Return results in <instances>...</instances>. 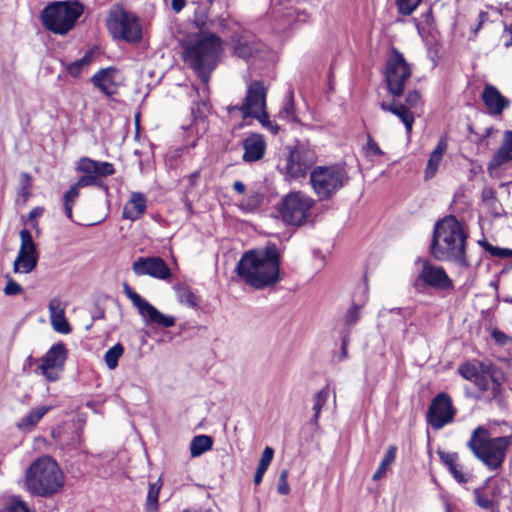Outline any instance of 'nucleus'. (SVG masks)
Returning a JSON list of instances; mask_svg holds the SVG:
<instances>
[{"mask_svg":"<svg viewBox=\"0 0 512 512\" xmlns=\"http://www.w3.org/2000/svg\"><path fill=\"white\" fill-rule=\"evenodd\" d=\"M63 195H64L63 206H64L65 215L69 220L73 221L72 209H73V205H74L77 197L79 196V194H63Z\"/></svg>","mask_w":512,"mask_h":512,"instance_id":"nucleus-51","label":"nucleus"},{"mask_svg":"<svg viewBox=\"0 0 512 512\" xmlns=\"http://www.w3.org/2000/svg\"><path fill=\"white\" fill-rule=\"evenodd\" d=\"M74 170L78 178L67 192H78L79 189L87 187H96L107 192L108 187L104 185V180L116 173L113 163L95 160L88 156L80 157L75 163Z\"/></svg>","mask_w":512,"mask_h":512,"instance_id":"nucleus-10","label":"nucleus"},{"mask_svg":"<svg viewBox=\"0 0 512 512\" xmlns=\"http://www.w3.org/2000/svg\"><path fill=\"white\" fill-rule=\"evenodd\" d=\"M267 89L260 80L252 81L248 87L243 102L239 105L229 106L228 112L239 111L243 119L257 116L258 112L266 109Z\"/></svg>","mask_w":512,"mask_h":512,"instance_id":"nucleus-16","label":"nucleus"},{"mask_svg":"<svg viewBox=\"0 0 512 512\" xmlns=\"http://www.w3.org/2000/svg\"><path fill=\"white\" fill-rule=\"evenodd\" d=\"M67 354L68 350L62 341L53 344L42 357V362L39 366L40 370H46L47 368L62 369L66 361Z\"/></svg>","mask_w":512,"mask_h":512,"instance_id":"nucleus-26","label":"nucleus"},{"mask_svg":"<svg viewBox=\"0 0 512 512\" xmlns=\"http://www.w3.org/2000/svg\"><path fill=\"white\" fill-rule=\"evenodd\" d=\"M50 406H40L35 409H32L26 416H24L18 423L17 427L21 431L29 432L31 431L38 422L42 419V417L50 411Z\"/></svg>","mask_w":512,"mask_h":512,"instance_id":"nucleus-32","label":"nucleus"},{"mask_svg":"<svg viewBox=\"0 0 512 512\" xmlns=\"http://www.w3.org/2000/svg\"><path fill=\"white\" fill-rule=\"evenodd\" d=\"M278 117L288 122L300 123V119L296 114L293 90H289L287 92L283 106L278 113Z\"/></svg>","mask_w":512,"mask_h":512,"instance_id":"nucleus-36","label":"nucleus"},{"mask_svg":"<svg viewBox=\"0 0 512 512\" xmlns=\"http://www.w3.org/2000/svg\"><path fill=\"white\" fill-rule=\"evenodd\" d=\"M0 512H31L28 504L19 495L8 496Z\"/></svg>","mask_w":512,"mask_h":512,"instance_id":"nucleus-41","label":"nucleus"},{"mask_svg":"<svg viewBox=\"0 0 512 512\" xmlns=\"http://www.w3.org/2000/svg\"><path fill=\"white\" fill-rule=\"evenodd\" d=\"M457 410L453 405L452 398L446 392H440L434 396L426 412V422L434 430H440L452 423Z\"/></svg>","mask_w":512,"mask_h":512,"instance_id":"nucleus-15","label":"nucleus"},{"mask_svg":"<svg viewBox=\"0 0 512 512\" xmlns=\"http://www.w3.org/2000/svg\"><path fill=\"white\" fill-rule=\"evenodd\" d=\"M182 61L207 85L223 52V41L215 33L200 30L181 42Z\"/></svg>","mask_w":512,"mask_h":512,"instance_id":"nucleus-2","label":"nucleus"},{"mask_svg":"<svg viewBox=\"0 0 512 512\" xmlns=\"http://www.w3.org/2000/svg\"><path fill=\"white\" fill-rule=\"evenodd\" d=\"M494 307L488 308L486 310L481 311V319L484 322L485 328H492L495 322L494 318Z\"/></svg>","mask_w":512,"mask_h":512,"instance_id":"nucleus-55","label":"nucleus"},{"mask_svg":"<svg viewBox=\"0 0 512 512\" xmlns=\"http://www.w3.org/2000/svg\"><path fill=\"white\" fill-rule=\"evenodd\" d=\"M91 318L93 321L104 319L105 318V310L100 305L95 304L94 310L91 313Z\"/></svg>","mask_w":512,"mask_h":512,"instance_id":"nucleus-61","label":"nucleus"},{"mask_svg":"<svg viewBox=\"0 0 512 512\" xmlns=\"http://www.w3.org/2000/svg\"><path fill=\"white\" fill-rule=\"evenodd\" d=\"M162 487L161 477L154 483H149L146 499V511L156 512L159 509V493Z\"/></svg>","mask_w":512,"mask_h":512,"instance_id":"nucleus-39","label":"nucleus"},{"mask_svg":"<svg viewBox=\"0 0 512 512\" xmlns=\"http://www.w3.org/2000/svg\"><path fill=\"white\" fill-rule=\"evenodd\" d=\"M132 270L137 276L147 275L159 280H168L172 276L170 267L159 256L138 257L133 262Z\"/></svg>","mask_w":512,"mask_h":512,"instance_id":"nucleus-19","label":"nucleus"},{"mask_svg":"<svg viewBox=\"0 0 512 512\" xmlns=\"http://www.w3.org/2000/svg\"><path fill=\"white\" fill-rule=\"evenodd\" d=\"M84 13V5L78 0L53 1L40 13L43 27L56 34L66 35Z\"/></svg>","mask_w":512,"mask_h":512,"instance_id":"nucleus-7","label":"nucleus"},{"mask_svg":"<svg viewBox=\"0 0 512 512\" xmlns=\"http://www.w3.org/2000/svg\"><path fill=\"white\" fill-rule=\"evenodd\" d=\"M458 373L477 387V393L473 395L476 400L485 399L488 403L495 402L499 407L504 406L505 377L495 364L486 361H466L459 365Z\"/></svg>","mask_w":512,"mask_h":512,"instance_id":"nucleus-4","label":"nucleus"},{"mask_svg":"<svg viewBox=\"0 0 512 512\" xmlns=\"http://www.w3.org/2000/svg\"><path fill=\"white\" fill-rule=\"evenodd\" d=\"M93 59L94 52L93 50H89L84 54V56L81 59H78L67 64L65 70L71 77L78 78L82 74L84 68H86L93 62Z\"/></svg>","mask_w":512,"mask_h":512,"instance_id":"nucleus-37","label":"nucleus"},{"mask_svg":"<svg viewBox=\"0 0 512 512\" xmlns=\"http://www.w3.org/2000/svg\"><path fill=\"white\" fill-rule=\"evenodd\" d=\"M54 368H47L46 370H41L44 377L51 382L58 380L59 376L57 372L53 371Z\"/></svg>","mask_w":512,"mask_h":512,"instance_id":"nucleus-63","label":"nucleus"},{"mask_svg":"<svg viewBox=\"0 0 512 512\" xmlns=\"http://www.w3.org/2000/svg\"><path fill=\"white\" fill-rule=\"evenodd\" d=\"M343 165H319L310 171V183L315 192H337L348 182Z\"/></svg>","mask_w":512,"mask_h":512,"instance_id":"nucleus-13","label":"nucleus"},{"mask_svg":"<svg viewBox=\"0 0 512 512\" xmlns=\"http://www.w3.org/2000/svg\"><path fill=\"white\" fill-rule=\"evenodd\" d=\"M481 196L482 202L494 217H501L504 214L502 204L497 200L495 194H481Z\"/></svg>","mask_w":512,"mask_h":512,"instance_id":"nucleus-43","label":"nucleus"},{"mask_svg":"<svg viewBox=\"0 0 512 512\" xmlns=\"http://www.w3.org/2000/svg\"><path fill=\"white\" fill-rule=\"evenodd\" d=\"M173 289L176 292V297L180 304L185 305L189 308L199 307V298L186 284L177 283L174 285Z\"/></svg>","mask_w":512,"mask_h":512,"instance_id":"nucleus-35","label":"nucleus"},{"mask_svg":"<svg viewBox=\"0 0 512 512\" xmlns=\"http://www.w3.org/2000/svg\"><path fill=\"white\" fill-rule=\"evenodd\" d=\"M467 129V138L470 142L475 144L478 151H486L489 149L490 143L488 138L495 132L493 126L486 128L482 134L476 132L472 124H469Z\"/></svg>","mask_w":512,"mask_h":512,"instance_id":"nucleus-33","label":"nucleus"},{"mask_svg":"<svg viewBox=\"0 0 512 512\" xmlns=\"http://www.w3.org/2000/svg\"><path fill=\"white\" fill-rule=\"evenodd\" d=\"M250 118L257 119L263 127H265L271 134L276 135L280 130V126L275 122L271 121L269 114L266 109L257 113V116H251Z\"/></svg>","mask_w":512,"mask_h":512,"instance_id":"nucleus-47","label":"nucleus"},{"mask_svg":"<svg viewBox=\"0 0 512 512\" xmlns=\"http://www.w3.org/2000/svg\"><path fill=\"white\" fill-rule=\"evenodd\" d=\"M243 156L246 163H253L261 160L266 151V141L262 134L251 133L242 141Z\"/></svg>","mask_w":512,"mask_h":512,"instance_id":"nucleus-22","label":"nucleus"},{"mask_svg":"<svg viewBox=\"0 0 512 512\" xmlns=\"http://www.w3.org/2000/svg\"><path fill=\"white\" fill-rule=\"evenodd\" d=\"M491 337L498 345L501 346L506 345L509 340V336L503 331L499 330L497 327L492 328Z\"/></svg>","mask_w":512,"mask_h":512,"instance_id":"nucleus-56","label":"nucleus"},{"mask_svg":"<svg viewBox=\"0 0 512 512\" xmlns=\"http://www.w3.org/2000/svg\"><path fill=\"white\" fill-rule=\"evenodd\" d=\"M483 489H484V486L477 487L474 489L473 494H474L475 503L482 509L492 510L495 507L496 502L494 501L493 498H489L488 496H485L482 493Z\"/></svg>","mask_w":512,"mask_h":512,"instance_id":"nucleus-46","label":"nucleus"},{"mask_svg":"<svg viewBox=\"0 0 512 512\" xmlns=\"http://www.w3.org/2000/svg\"><path fill=\"white\" fill-rule=\"evenodd\" d=\"M440 290H451L454 288L453 281L442 266L431 264L428 260L423 261L422 269L415 279L413 286L418 289V282Z\"/></svg>","mask_w":512,"mask_h":512,"instance_id":"nucleus-18","label":"nucleus"},{"mask_svg":"<svg viewBox=\"0 0 512 512\" xmlns=\"http://www.w3.org/2000/svg\"><path fill=\"white\" fill-rule=\"evenodd\" d=\"M448 149V141L446 136H442L434 148V150L430 153L429 159L427 161L426 169H425V179H430L435 176L438 167L443 159L445 152Z\"/></svg>","mask_w":512,"mask_h":512,"instance_id":"nucleus-29","label":"nucleus"},{"mask_svg":"<svg viewBox=\"0 0 512 512\" xmlns=\"http://www.w3.org/2000/svg\"><path fill=\"white\" fill-rule=\"evenodd\" d=\"M105 25L115 40H122L129 44H138L142 40L139 17L126 10L122 3H115L110 7Z\"/></svg>","mask_w":512,"mask_h":512,"instance_id":"nucleus-8","label":"nucleus"},{"mask_svg":"<svg viewBox=\"0 0 512 512\" xmlns=\"http://www.w3.org/2000/svg\"><path fill=\"white\" fill-rule=\"evenodd\" d=\"M123 353L124 347L121 343H116L105 352L104 360L110 370H113L118 366L119 358Z\"/></svg>","mask_w":512,"mask_h":512,"instance_id":"nucleus-42","label":"nucleus"},{"mask_svg":"<svg viewBox=\"0 0 512 512\" xmlns=\"http://www.w3.org/2000/svg\"><path fill=\"white\" fill-rule=\"evenodd\" d=\"M264 194H250L247 198H243L239 207L245 212H254L259 209L262 204Z\"/></svg>","mask_w":512,"mask_h":512,"instance_id":"nucleus-44","label":"nucleus"},{"mask_svg":"<svg viewBox=\"0 0 512 512\" xmlns=\"http://www.w3.org/2000/svg\"><path fill=\"white\" fill-rule=\"evenodd\" d=\"M200 179V171H195L186 177L189 188H194Z\"/></svg>","mask_w":512,"mask_h":512,"instance_id":"nucleus-62","label":"nucleus"},{"mask_svg":"<svg viewBox=\"0 0 512 512\" xmlns=\"http://www.w3.org/2000/svg\"><path fill=\"white\" fill-rule=\"evenodd\" d=\"M314 203V200L305 194H285L275 206V218L280 219L285 225L301 226L308 219Z\"/></svg>","mask_w":512,"mask_h":512,"instance_id":"nucleus-12","label":"nucleus"},{"mask_svg":"<svg viewBox=\"0 0 512 512\" xmlns=\"http://www.w3.org/2000/svg\"><path fill=\"white\" fill-rule=\"evenodd\" d=\"M481 99L491 116H500L510 106V100L503 96L493 85L487 84L481 94Z\"/></svg>","mask_w":512,"mask_h":512,"instance_id":"nucleus-21","label":"nucleus"},{"mask_svg":"<svg viewBox=\"0 0 512 512\" xmlns=\"http://www.w3.org/2000/svg\"><path fill=\"white\" fill-rule=\"evenodd\" d=\"M123 291L131 300L146 325L153 324L160 328H171L175 325L176 318L174 316L162 313L126 282L123 284Z\"/></svg>","mask_w":512,"mask_h":512,"instance_id":"nucleus-14","label":"nucleus"},{"mask_svg":"<svg viewBox=\"0 0 512 512\" xmlns=\"http://www.w3.org/2000/svg\"><path fill=\"white\" fill-rule=\"evenodd\" d=\"M118 69L113 66L99 69L90 78L92 85L100 90L107 97H112L117 93L118 84L115 81Z\"/></svg>","mask_w":512,"mask_h":512,"instance_id":"nucleus-20","label":"nucleus"},{"mask_svg":"<svg viewBox=\"0 0 512 512\" xmlns=\"http://www.w3.org/2000/svg\"><path fill=\"white\" fill-rule=\"evenodd\" d=\"M274 457V449L270 446H266L262 452L261 458L259 460L255 475H254V484L259 485L264 477L265 472L270 466Z\"/></svg>","mask_w":512,"mask_h":512,"instance_id":"nucleus-38","label":"nucleus"},{"mask_svg":"<svg viewBox=\"0 0 512 512\" xmlns=\"http://www.w3.org/2000/svg\"><path fill=\"white\" fill-rule=\"evenodd\" d=\"M213 437L206 434H199L192 438L190 442V454L193 458L200 457L213 447Z\"/></svg>","mask_w":512,"mask_h":512,"instance_id":"nucleus-34","label":"nucleus"},{"mask_svg":"<svg viewBox=\"0 0 512 512\" xmlns=\"http://www.w3.org/2000/svg\"><path fill=\"white\" fill-rule=\"evenodd\" d=\"M235 271L246 285L257 290L275 287L281 280V254L273 242L245 251Z\"/></svg>","mask_w":512,"mask_h":512,"instance_id":"nucleus-1","label":"nucleus"},{"mask_svg":"<svg viewBox=\"0 0 512 512\" xmlns=\"http://www.w3.org/2000/svg\"><path fill=\"white\" fill-rule=\"evenodd\" d=\"M397 454V447L395 445H390L380 463L377 470L374 472L372 476L373 481L380 480L385 474L388 467L395 461Z\"/></svg>","mask_w":512,"mask_h":512,"instance_id":"nucleus-40","label":"nucleus"},{"mask_svg":"<svg viewBox=\"0 0 512 512\" xmlns=\"http://www.w3.org/2000/svg\"><path fill=\"white\" fill-rule=\"evenodd\" d=\"M186 5V0H171L172 10L179 13Z\"/></svg>","mask_w":512,"mask_h":512,"instance_id":"nucleus-64","label":"nucleus"},{"mask_svg":"<svg viewBox=\"0 0 512 512\" xmlns=\"http://www.w3.org/2000/svg\"><path fill=\"white\" fill-rule=\"evenodd\" d=\"M209 113V103L206 101L194 102L191 107L192 124L191 129L195 128L196 133H205L207 125V115Z\"/></svg>","mask_w":512,"mask_h":512,"instance_id":"nucleus-30","label":"nucleus"},{"mask_svg":"<svg viewBox=\"0 0 512 512\" xmlns=\"http://www.w3.org/2000/svg\"><path fill=\"white\" fill-rule=\"evenodd\" d=\"M287 153L283 159L284 164L278 165L281 174L288 180L306 178L317 161V154L309 140L295 139L292 145L286 146Z\"/></svg>","mask_w":512,"mask_h":512,"instance_id":"nucleus-9","label":"nucleus"},{"mask_svg":"<svg viewBox=\"0 0 512 512\" xmlns=\"http://www.w3.org/2000/svg\"><path fill=\"white\" fill-rule=\"evenodd\" d=\"M510 161H512V130H507L504 132L501 145L489 160L487 168L489 171L496 170Z\"/></svg>","mask_w":512,"mask_h":512,"instance_id":"nucleus-25","label":"nucleus"},{"mask_svg":"<svg viewBox=\"0 0 512 512\" xmlns=\"http://www.w3.org/2000/svg\"><path fill=\"white\" fill-rule=\"evenodd\" d=\"M23 291L22 286L11 277H8L6 286L4 287V293L7 296H15Z\"/></svg>","mask_w":512,"mask_h":512,"instance_id":"nucleus-53","label":"nucleus"},{"mask_svg":"<svg viewBox=\"0 0 512 512\" xmlns=\"http://www.w3.org/2000/svg\"><path fill=\"white\" fill-rule=\"evenodd\" d=\"M468 233L462 223L453 215L445 216L434 225L429 245L431 256L441 262H451L469 269L471 263L466 254Z\"/></svg>","mask_w":512,"mask_h":512,"instance_id":"nucleus-3","label":"nucleus"},{"mask_svg":"<svg viewBox=\"0 0 512 512\" xmlns=\"http://www.w3.org/2000/svg\"><path fill=\"white\" fill-rule=\"evenodd\" d=\"M44 212V208L41 206L34 207L28 214V221L30 224L35 223L36 218L40 217Z\"/></svg>","mask_w":512,"mask_h":512,"instance_id":"nucleus-60","label":"nucleus"},{"mask_svg":"<svg viewBox=\"0 0 512 512\" xmlns=\"http://www.w3.org/2000/svg\"><path fill=\"white\" fill-rule=\"evenodd\" d=\"M50 320L53 329L61 334H69L72 327L65 316V309L59 298H52L48 303Z\"/></svg>","mask_w":512,"mask_h":512,"instance_id":"nucleus-24","label":"nucleus"},{"mask_svg":"<svg viewBox=\"0 0 512 512\" xmlns=\"http://www.w3.org/2000/svg\"><path fill=\"white\" fill-rule=\"evenodd\" d=\"M489 20V14L485 11H481L478 15V23L475 28L472 29V33L474 36L477 35L479 30L482 28L483 24Z\"/></svg>","mask_w":512,"mask_h":512,"instance_id":"nucleus-58","label":"nucleus"},{"mask_svg":"<svg viewBox=\"0 0 512 512\" xmlns=\"http://www.w3.org/2000/svg\"><path fill=\"white\" fill-rule=\"evenodd\" d=\"M362 305L353 303L345 314V326L343 328L352 329L359 320V311Z\"/></svg>","mask_w":512,"mask_h":512,"instance_id":"nucleus-48","label":"nucleus"},{"mask_svg":"<svg viewBox=\"0 0 512 512\" xmlns=\"http://www.w3.org/2000/svg\"><path fill=\"white\" fill-rule=\"evenodd\" d=\"M393 99L394 100L392 103L382 101L379 104L380 109L384 112H390L391 114L398 117L404 124L407 134H410L412 132L413 125L415 122L414 113L412 112V109H410V107L398 102L396 98Z\"/></svg>","mask_w":512,"mask_h":512,"instance_id":"nucleus-23","label":"nucleus"},{"mask_svg":"<svg viewBox=\"0 0 512 512\" xmlns=\"http://www.w3.org/2000/svg\"><path fill=\"white\" fill-rule=\"evenodd\" d=\"M406 106L412 108H417L422 104V95L418 90H409L405 95V103Z\"/></svg>","mask_w":512,"mask_h":512,"instance_id":"nucleus-50","label":"nucleus"},{"mask_svg":"<svg viewBox=\"0 0 512 512\" xmlns=\"http://www.w3.org/2000/svg\"><path fill=\"white\" fill-rule=\"evenodd\" d=\"M412 65L406 60L403 53L392 46L384 66V81L387 92L393 98L404 95L407 81L412 76Z\"/></svg>","mask_w":512,"mask_h":512,"instance_id":"nucleus-11","label":"nucleus"},{"mask_svg":"<svg viewBox=\"0 0 512 512\" xmlns=\"http://www.w3.org/2000/svg\"><path fill=\"white\" fill-rule=\"evenodd\" d=\"M19 182L21 186V192H28V190L32 188V177L28 173H21Z\"/></svg>","mask_w":512,"mask_h":512,"instance_id":"nucleus-57","label":"nucleus"},{"mask_svg":"<svg viewBox=\"0 0 512 512\" xmlns=\"http://www.w3.org/2000/svg\"><path fill=\"white\" fill-rule=\"evenodd\" d=\"M288 471L282 470L279 475L277 492L281 495H288L290 493V486L288 484Z\"/></svg>","mask_w":512,"mask_h":512,"instance_id":"nucleus-52","label":"nucleus"},{"mask_svg":"<svg viewBox=\"0 0 512 512\" xmlns=\"http://www.w3.org/2000/svg\"><path fill=\"white\" fill-rule=\"evenodd\" d=\"M64 485V477L57 462L50 456L33 461L25 473L27 491L38 497H51Z\"/></svg>","mask_w":512,"mask_h":512,"instance_id":"nucleus-5","label":"nucleus"},{"mask_svg":"<svg viewBox=\"0 0 512 512\" xmlns=\"http://www.w3.org/2000/svg\"><path fill=\"white\" fill-rule=\"evenodd\" d=\"M19 236L21 245L13 263V271L14 273L28 274L37 267L39 261L38 246L28 229L23 228L19 232Z\"/></svg>","mask_w":512,"mask_h":512,"instance_id":"nucleus-17","label":"nucleus"},{"mask_svg":"<svg viewBox=\"0 0 512 512\" xmlns=\"http://www.w3.org/2000/svg\"><path fill=\"white\" fill-rule=\"evenodd\" d=\"M145 194H132V198L124 205L122 217L131 221H135L146 210Z\"/></svg>","mask_w":512,"mask_h":512,"instance_id":"nucleus-31","label":"nucleus"},{"mask_svg":"<svg viewBox=\"0 0 512 512\" xmlns=\"http://www.w3.org/2000/svg\"><path fill=\"white\" fill-rule=\"evenodd\" d=\"M366 151L367 153H370L374 156H382L383 151L378 145V143L373 139L371 134H367V144H366Z\"/></svg>","mask_w":512,"mask_h":512,"instance_id":"nucleus-54","label":"nucleus"},{"mask_svg":"<svg viewBox=\"0 0 512 512\" xmlns=\"http://www.w3.org/2000/svg\"><path fill=\"white\" fill-rule=\"evenodd\" d=\"M328 397H329V390L327 388H323V389L319 390L314 395V403H313V407H312V410L314 413H318V414L321 413V410L325 406V404L328 400Z\"/></svg>","mask_w":512,"mask_h":512,"instance_id":"nucleus-49","label":"nucleus"},{"mask_svg":"<svg viewBox=\"0 0 512 512\" xmlns=\"http://www.w3.org/2000/svg\"><path fill=\"white\" fill-rule=\"evenodd\" d=\"M441 462L446 466L453 478L460 484H465L469 481V475L463 473L459 464H457L458 455L453 452H445L441 449L437 451Z\"/></svg>","mask_w":512,"mask_h":512,"instance_id":"nucleus-28","label":"nucleus"},{"mask_svg":"<svg viewBox=\"0 0 512 512\" xmlns=\"http://www.w3.org/2000/svg\"><path fill=\"white\" fill-rule=\"evenodd\" d=\"M511 444L512 435L490 437L489 430L480 425L472 431L467 447L489 470H498L503 466Z\"/></svg>","mask_w":512,"mask_h":512,"instance_id":"nucleus-6","label":"nucleus"},{"mask_svg":"<svg viewBox=\"0 0 512 512\" xmlns=\"http://www.w3.org/2000/svg\"><path fill=\"white\" fill-rule=\"evenodd\" d=\"M233 53L237 57L248 60L256 51L254 36L248 33H234L231 37Z\"/></svg>","mask_w":512,"mask_h":512,"instance_id":"nucleus-27","label":"nucleus"},{"mask_svg":"<svg viewBox=\"0 0 512 512\" xmlns=\"http://www.w3.org/2000/svg\"><path fill=\"white\" fill-rule=\"evenodd\" d=\"M422 0H395L397 12L401 16H410L418 8Z\"/></svg>","mask_w":512,"mask_h":512,"instance_id":"nucleus-45","label":"nucleus"},{"mask_svg":"<svg viewBox=\"0 0 512 512\" xmlns=\"http://www.w3.org/2000/svg\"><path fill=\"white\" fill-rule=\"evenodd\" d=\"M340 342L341 346L348 347L350 343V335H351V329L349 328H342L340 330Z\"/></svg>","mask_w":512,"mask_h":512,"instance_id":"nucleus-59","label":"nucleus"}]
</instances>
